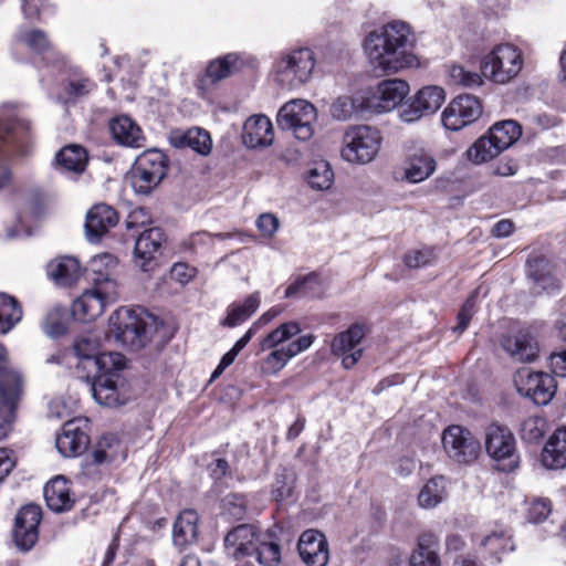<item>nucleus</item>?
<instances>
[{
    "instance_id": "obj_38",
    "label": "nucleus",
    "mask_w": 566,
    "mask_h": 566,
    "mask_svg": "<svg viewBox=\"0 0 566 566\" xmlns=\"http://www.w3.org/2000/svg\"><path fill=\"white\" fill-rule=\"evenodd\" d=\"M171 143L175 147H188L200 155H208L212 148L209 133L199 127H192L186 132H175L171 135Z\"/></svg>"
},
{
    "instance_id": "obj_30",
    "label": "nucleus",
    "mask_w": 566,
    "mask_h": 566,
    "mask_svg": "<svg viewBox=\"0 0 566 566\" xmlns=\"http://www.w3.org/2000/svg\"><path fill=\"white\" fill-rule=\"evenodd\" d=\"M367 93L342 95L333 101L329 107L331 116L340 122L358 117L364 112H370Z\"/></svg>"
},
{
    "instance_id": "obj_4",
    "label": "nucleus",
    "mask_w": 566,
    "mask_h": 566,
    "mask_svg": "<svg viewBox=\"0 0 566 566\" xmlns=\"http://www.w3.org/2000/svg\"><path fill=\"white\" fill-rule=\"evenodd\" d=\"M168 159L158 149H148L140 154L129 172L126 181L138 195H149L167 175Z\"/></svg>"
},
{
    "instance_id": "obj_54",
    "label": "nucleus",
    "mask_w": 566,
    "mask_h": 566,
    "mask_svg": "<svg viewBox=\"0 0 566 566\" xmlns=\"http://www.w3.org/2000/svg\"><path fill=\"white\" fill-rule=\"evenodd\" d=\"M253 556L265 566H274L280 562L281 549L274 542L259 541Z\"/></svg>"
},
{
    "instance_id": "obj_44",
    "label": "nucleus",
    "mask_w": 566,
    "mask_h": 566,
    "mask_svg": "<svg viewBox=\"0 0 566 566\" xmlns=\"http://www.w3.org/2000/svg\"><path fill=\"white\" fill-rule=\"evenodd\" d=\"M502 150L493 142L492 137L488 133L480 137L468 150L467 157L473 164H482L499 156Z\"/></svg>"
},
{
    "instance_id": "obj_59",
    "label": "nucleus",
    "mask_w": 566,
    "mask_h": 566,
    "mask_svg": "<svg viewBox=\"0 0 566 566\" xmlns=\"http://www.w3.org/2000/svg\"><path fill=\"white\" fill-rule=\"evenodd\" d=\"M475 312V293H473L462 305L458 314V325L454 331L462 333L467 329L470 319Z\"/></svg>"
},
{
    "instance_id": "obj_12",
    "label": "nucleus",
    "mask_w": 566,
    "mask_h": 566,
    "mask_svg": "<svg viewBox=\"0 0 566 566\" xmlns=\"http://www.w3.org/2000/svg\"><path fill=\"white\" fill-rule=\"evenodd\" d=\"M514 385L521 396L530 398L538 406L547 405L556 390L555 379L543 371H533L523 367L514 375Z\"/></svg>"
},
{
    "instance_id": "obj_56",
    "label": "nucleus",
    "mask_w": 566,
    "mask_h": 566,
    "mask_svg": "<svg viewBox=\"0 0 566 566\" xmlns=\"http://www.w3.org/2000/svg\"><path fill=\"white\" fill-rule=\"evenodd\" d=\"M552 511V503L548 499L535 500L528 511V518L533 523H541L547 518Z\"/></svg>"
},
{
    "instance_id": "obj_24",
    "label": "nucleus",
    "mask_w": 566,
    "mask_h": 566,
    "mask_svg": "<svg viewBox=\"0 0 566 566\" xmlns=\"http://www.w3.org/2000/svg\"><path fill=\"white\" fill-rule=\"evenodd\" d=\"M297 549L306 566H326L329 560L328 542L316 530H306L301 534Z\"/></svg>"
},
{
    "instance_id": "obj_35",
    "label": "nucleus",
    "mask_w": 566,
    "mask_h": 566,
    "mask_svg": "<svg viewBox=\"0 0 566 566\" xmlns=\"http://www.w3.org/2000/svg\"><path fill=\"white\" fill-rule=\"evenodd\" d=\"M438 549L439 539L434 534L420 535L417 547L410 556V566H441Z\"/></svg>"
},
{
    "instance_id": "obj_63",
    "label": "nucleus",
    "mask_w": 566,
    "mask_h": 566,
    "mask_svg": "<svg viewBox=\"0 0 566 566\" xmlns=\"http://www.w3.org/2000/svg\"><path fill=\"white\" fill-rule=\"evenodd\" d=\"M513 230L514 223L509 219H502L493 226L491 232L495 238H506L512 234Z\"/></svg>"
},
{
    "instance_id": "obj_1",
    "label": "nucleus",
    "mask_w": 566,
    "mask_h": 566,
    "mask_svg": "<svg viewBox=\"0 0 566 566\" xmlns=\"http://www.w3.org/2000/svg\"><path fill=\"white\" fill-rule=\"evenodd\" d=\"M416 38L405 22L394 21L367 34L363 48L375 72L395 74L419 64L413 46Z\"/></svg>"
},
{
    "instance_id": "obj_26",
    "label": "nucleus",
    "mask_w": 566,
    "mask_h": 566,
    "mask_svg": "<svg viewBox=\"0 0 566 566\" xmlns=\"http://www.w3.org/2000/svg\"><path fill=\"white\" fill-rule=\"evenodd\" d=\"M259 541L252 525L241 524L227 534L224 545L228 554L239 559L244 556H253Z\"/></svg>"
},
{
    "instance_id": "obj_55",
    "label": "nucleus",
    "mask_w": 566,
    "mask_h": 566,
    "mask_svg": "<svg viewBox=\"0 0 566 566\" xmlns=\"http://www.w3.org/2000/svg\"><path fill=\"white\" fill-rule=\"evenodd\" d=\"M492 554H500L513 549L510 535L504 531L493 532L486 535L482 543Z\"/></svg>"
},
{
    "instance_id": "obj_20",
    "label": "nucleus",
    "mask_w": 566,
    "mask_h": 566,
    "mask_svg": "<svg viewBox=\"0 0 566 566\" xmlns=\"http://www.w3.org/2000/svg\"><path fill=\"white\" fill-rule=\"evenodd\" d=\"M403 163V178L411 184H418L428 179L437 168L433 155L416 143H411L406 147Z\"/></svg>"
},
{
    "instance_id": "obj_58",
    "label": "nucleus",
    "mask_w": 566,
    "mask_h": 566,
    "mask_svg": "<svg viewBox=\"0 0 566 566\" xmlns=\"http://www.w3.org/2000/svg\"><path fill=\"white\" fill-rule=\"evenodd\" d=\"M95 84L88 78H76L69 82L66 92L70 98H80L92 92Z\"/></svg>"
},
{
    "instance_id": "obj_61",
    "label": "nucleus",
    "mask_w": 566,
    "mask_h": 566,
    "mask_svg": "<svg viewBox=\"0 0 566 566\" xmlns=\"http://www.w3.org/2000/svg\"><path fill=\"white\" fill-rule=\"evenodd\" d=\"M224 505L229 514L235 518H242L247 510L244 497L241 495L228 496Z\"/></svg>"
},
{
    "instance_id": "obj_62",
    "label": "nucleus",
    "mask_w": 566,
    "mask_h": 566,
    "mask_svg": "<svg viewBox=\"0 0 566 566\" xmlns=\"http://www.w3.org/2000/svg\"><path fill=\"white\" fill-rule=\"evenodd\" d=\"M553 371L558 377H566V350L551 356Z\"/></svg>"
},
{
    "instance_id": "obj_48",
    "label": "nucleus",
    "mask_w": 566,
    "mask_h": 566,
    "mask_svg": "<svg viewBox=\"0 0 566 566\" xmlns=\"http://www.w3.org/2000/svg\"><path fill=\"white\" fill-rule=\"evenodd\" d=\"M119 448L120 443L115 434L104 436L92 453L93 462L95 464H103L117 460Z\"/></svg>"
},
{
    "instance_id": "obj_28",
    "label": "nucleus",
    "mask_w": 566,
    "mask_h": 566,
    "mask_svg": "<svg viewBox=\"0 0 566 566\" xmlns=\"http://www.w3.org/2000/svg\"><path fill=\"white\" fill-rule=\"evenodd\" d=\"M88 443V436L80 428L77 421L71 420L64 423L55 446L63 457L71 458L82 454Z\"/></svg>"
},
{
    "instance_id": "obj_7",
    "label": "nucleus",
    "mask_w": 566,
    "mask_h": 566,
    "mask_svg": "<svg viewBox=\"0 0 566 566\" xmlns=\"http://www.w3.org/2000/svg\"><path fill=\"white\" fill-rule=\"evenodd\" d=\"M522 52L512 44H500L481 61V73L488 80L506 84L518 75L523 66Z\"/></svg>"
},
{
    "instance_id": "obj_31",
    "label": "nucleus",
    "mask_w": 566,
    "mask_h": 566,
    "mask_svg": "<svg viewBox=\"0 0 566 566\" xmlns=\"http://www.w3.org/2000/svg\"><path fill=\"white\" fill-rule=\"evenodd\" d=\"M109 130L114 140L126 147L144 146L145 137L140 127L128 116L122 115L109 122Z\"/></svg>"
},
{
    "instance_id": "obj_10",
    "label": "nucleus",
    "mask_w": 566,
    "mask_h": 566,
    "mask_svg": "<svg viewBox=\"0 0 566 566\" xmlns=\"http://www.w3.org/2000/svg\"><path fill=\"white\" fill-rule=\"evenodd\" d=\"M316 108L305 99H293L285 103L276 116L277 126L291 130L300 140H308L314 134Z\"/></svg>"
},
{
    "instance_id": "obj_3",
    "label": "nucleus",
    "mask_w": 566,
    "mask_h": 566,
    "mask_svg": "<svg viewBox=\"0 0 566 566\" xmlns=\"http://www.w3.org/2000/svg\"><path fill=\"white\" fill-rule=\"evenodd\" d=\"M109 329L123 347L139 350L151 339L153 318L143 310L120 307L111 315Z\"/></svg>"
},
{
    "instance_id": "obj_8",
    "label": "nucleus",
    "mask_w": 566,
    "mask_h": 566,
    "mask_svg": "<svg viewBox=\"0 0 566 566\" xmlns=\"http://www.w3.org/2000/svg\"><path fill=\"white\" fill-rule=\"evenodd\" d=\"M380 132L371 126L349 127L343 137L342 157L353 164H368L377 156L381 145Z\"/></svg>"
},
{
    "instance_id": "obj_52",
    "label": "nucleus",
    "mask_w": 566,
    "mask_h": 566,
    "mask_svg": "<svg viewBox=\"0 0 566 566\" xmlns=\"http://www.w3.org/2000/svg\"><path fill=\"white\" fill-rule=\"evenodd\" d=\"M449 80L453 85H460L463 87H478L482 85V76L475 72L465 70L461 65H452L449 69Z\"/></svg>"
},
{
    "instance_id": "obj_14",
    "label": "nucleus",
    "mask_w": 566,
    "mask_h": 566,
    "mask_svg": "<svg viewBox=\"0 0 566 566\" xmlns=\"http://www.w3.org/2000/svg\"><path fill=\"white\" fill-rule=\"evenodd\" d=\"M441 441L448 457L458 463H471L481 452L479 440L461 426L453 424L444 429Z\"/></svg>"
},
{
    "instance_id": "obj_64",
    "label": "nucleus",
    "mask_w": 566,
    "mask_h": 566,
    "mask_svg": "<svg viewBox=\"0 0 566 566\" xmlns=\"http://www.w3.org/2000/svg\"><path fill=\"white\" fill-rule=\"evenodd\" d=\"M15 462L6 449H0V482L10 473L14 468Z\"/></svg>"
},
{
    "instance_id": "obj_27",
    "label": "nucleus",
    "mask_w": 566,
    "mask_h": 566,
    "mask_svg": "<svg viewBox=\"0 0 566 566\" xmlns=\"http://www.w3.org/2000/svg\"><path fill=\"white\" fill-rule=\"evenodd\" d=\"M117 222V212L111 206L95 205L86 213L85 230L88 240L98 241Z\"/></svg>"
},
{
    "instance_id": "obj_34",
    "label": "nucleus",
    "mask_w": 566,
    "mask_h": 566,
    "mask_svg": "<svg viewBox=\"0 0 566 566\" xmlns=\"http://www.w3.org/2000/svg\"><path fill=\"white\" fill-rule=\"evenodd\" d=\"M261 294L254 292L243 302H234L227 308L226 316L220 321L223 327L233 328L249 319L260 307Z\"/></svg>"
},
{
    "instance_id": "obj_57",
    "label": "nucleus",
    "mask_w": 566,
    "mask_h": 566,
    "mask_svg": "<svg viewBox=\"0 0 566 566\" xmlns=\"http://www.w3.org/2000/svg\"><path fill=\"white\" fill-rule=\"evenodd\" d=\"M256 228L265 238H272L279 229L280 222L273 213H262L256 219Z\"/></svg>"
},
{
    "instance_id": "obj_21",
    "label": "nucleus",
    "mask_w": 566,
    "mask_h": 566,
    "mask_svg": "<svg viewBox=\"0 0 566 566\" xmlns=\"http://www.w3.org/2000/svg\"><path fill=\"white\" fill-rule=\"evenodd\" d=\"M365 336V328L360 324H353L348 329L334 336L331 352L335 356H342V364L346 369L354 367L363 356L359 347Z\"/></svg>"
},
{
    "instance_id": "obj_51",
    "label": "nucleus",
    "mask_w": 566,
    "mask_h": 566,
    "mask_svg": "<svg viewBox=\"0 0 566 566\" xmlns=\"http://www.w3.org/2000/svg\"><path fill=\"white\" fill-rule=\"evenodd\" d=\"M19 41L39 54L50 51L51 49L46 34L38 29L21 31L19 34Z\"/></svg>"
},
{
    "instance_id": "obj_41",
    "label": "nucleus",
    "mask_w": 566,
    "mask_h": 566,
    "mask_svg": "<svg viewBox=\"0 0 566 566\" xmlns=\"http://www.w3.org/2000/svg\"><path fill=\"white\" fill-rule=\"evenodd\" d=\"M117 264L116 259L108 253L98 254L92 258L86 274L94 285H102L106 281H114L111 277V270Z\"/></svg>"
},
{
    "instance_id": "obj_6",
    "label": "nucleus",
    "mask_w": 566,
    "mask_h": 566,
    "mask_svg": "<svg viewBox=\"0 0 566 566\" xmlns=\"http://www.w3.org/2000/svg\"><path fill=\"white\" fill-rule=\"evenodd\" d=\"M125 366L126 364L91 374V391L97 403L106 407H119L130 399L129 385L122 375Z\"/></svg>"
},
{
    "instance_id": "obj_53",
    "label": "nucleus",
    "mask_w": 566,
    "mask_h": 566,
    "mask_svg": "<svg viewBox=\"0 0 566 566\" xmlns=\"http://www.w3.org/2000/svg\"><path fill=\"white\" fill-rule=\"evenodd\" d=\"M235 61L237 57L234 55L228 54L222 59L210 62L206 71V78L210 80L211 83H214L228 77Z\"/></svg>"
},
{
    "instance_id": "obj_49",
    "label": "nucleus",
    "mask_w": 566,
    "mask_h": 566,
    "mask_svg": "<svg viewBox=\"0 0 566 566\" xmlns=\"http://www.w3.org/2000/svg\"><path fill=\"white\" fill-rule=\"evenodd\" d=\"M319 276L315 273L297 277L284 292L285 297L315 295L319 287Z\"/></svg>"
},
{
    "instance_id": "obj_33",
    "label": "nucleus",
    "mask_w": 566,
    "mask_h": 566,
    "mask_svg": "<svg viewBox=\"0 0 566 566\" xmlns=\"http://www.w3.org/2000/svg\"><path fill=\"white\" fill-rule=\"evenodd\" d=\"M542 463L553 470L566 468V427L558 428L546 442Z\"/></svg>"
},
{
    "instance_id": "obj_47",
    "label": "nucleus",
    "mask_w": 566,
    "mask_h": 566,
    "mask_svg": "<svg viewBox=\"0 0 566 566\" xmlns=\"http://www.w3.org/2000/svg\"><path fill=\"white\" fill-rule=\"evenodd\" d=\"M308 185L316 190L329 189L334 181V172L325 160L315 161L307 170Z\"/></svg>"
},
{
    "instance_id": "obj_50",
    "label": "nucleus",
    "mask_w": 566,
    "mask_h": 566,
    "mask_svg": "<svg viewBox=\"0 0 566 566\" xmlns=\"http://www.w3.org/2000/svg\"><path fill=\"white\" fill-rule=\"evenodd\" d=\"M546 429L547 422L544 418L532 416L522 422L521 437L526 442H536L544 437Z\"/></svg>"
},
{
    "instance_id": "obj_43",
    "label": "nucleus",
    "mask_w": 566,
    "mask_h": 566,
    "mask_svg": "<svg viewBox=\"0 0 566 566\" xmlns=\"http://www.w3.org/2000/svg\"><path fill=\"white\" fill-rule=\"evenodd\" d=\"M489 134L503 151L513 145L521 136V127L515 120H503L494 124Z\"/></svg>"
},
{
    "instance_id": "obj_17",
    "label": "nucleus",
    "mask_w": 566,
    "mask_h": 566,
    "mask_svg": "<svg viewBox=\"0 0 566 566\" xmlns=\"http://www.w3.org/2000/svg\"><path fill=\"white\" fill-rule=\"evenodd\" d=\"M444 102V91L439 86H426L417 92L410 102L405 103L399 116L405 123H413L436 113Z\"/></svg>"
},
{
    "instance_id": "obj_29",
    "label": "nucleus",
    "mask_w": 566,
    "mask_h": 566,
    "mask_svg": "<svg viewBox=\"0 0 566 566\" xmlns=\"http://www.w3.org/2000/svg\"><path fill=\"white\" fill-rule=\"evenodd\" d=\"M273 126L265 115H254L245 120L242 140L249 148L270 146L273 143Z\"/></svg>"
},
{
    "instance_id": "obj_16",
    "label": "nucleus",
    "mask_w": 566,
    "mask_h": 566,
    "mask_svg": "<svg viewBox=\"0 0 566 566\" xmlns=\"http://www.w3.org/2000/svg\"><path fill=\"white\" fill-rule=\"evenodd\" d=\"M366 93L370 112L386 113L400 105L409 93V85L399 78L385 80Z\"/></svg>"
},
{
    "instance_id": "obj_32",
    "label": "nucleus",
    "mask_w": 566,
    "mask_h": 566,
    "mask_svg": "<svg viewBox=\"0 0 566 566\" xmlns=\"http://www.w3.org/2000/svg\"><path fill=\"white\" fill-rule=\"evenodd\" d=\"M43 493L49 509L56 513L69 511L74 505L70 485L63 476H56L48 482Z\"/></svg>"
},
{
    "instance_id": "obj_11",
    "label": "nucleus",
    "mask_w": 566,
    "mask_h": 566,
    "mask_svg": "<svg viewBox=\"0 0 566 566\" xmlns=\"http://www.w3.org/2000/svg\"><path fill=\"white\" fill-rule=\"evenodd\" d=\"M118 298L117 283L106 281L102 285H94L76 298L72 306V314L81 321H93L101 316L106 306Z\"/></svg>"
},
{
    "instance_id": "obj_19",
    "label": "nucleus",
    "mask_w": 566,
    "mask_h": 566,
    "mask_svg": "<svg viewBox=\"0 0 566 566\" xmlns=\"http://www.w3.org/2000/svg\"><path fill=\"white\" fill-rule=\"evenodd\" d=\"M31 129L29 120L12 106L0 107V145L4 142L22 139ZM10 172L0 161V189L9 185Z\"/></svg>"
},
{
    "instance_id": "obj_18",
    "label": "nucleus",
    "mask_w": 566,
    "mask_h": 566,
    "mask_svg": "<svg viewBox=\"0 0 566 566\" xmlns=\"http://www.w3.org/2000/svg\"><path fill=\"white\" fill-rule=\"evenodd\" d=\"M22 392V379L19 373H9L0 380V440L12 429L15 408Z\"/></svg>"
},
{
    "instance_id": "obj_60",
    "label": "nucleus",
    "mask_w": 566,
    "mask_h": 566,
    "mask_svg": "<svg viewBox=\"0 0 566 566\" xmlns=\"http://www.w3.org/2000/svg\"><path fill=\"white\" fill-rule=\"evenodd\" d=\"M432 251L429 249L416 250L405 255V264L411 269L424 266L431 262Z\"/></svg>"
},
{
    "instance_id": "obj_37",
    "label": "nucleus",
    "mask_w": 566,
    "mask_h": 566,
    "mask_svg": "<svg viewBox=\"0 0 566 566\" xmlns=\"http://www.w3.org/2000/svg\"><path fill=\"white\" fill-rule=\"evenodd\" d=\"M199 516L193 510H184L174 523L172 542L178 547L193 543L198 536Z\"/></svg>"
},
{
    "instance_id": "obj_46",
    "label": "nucleus",
    "mask_w": 566,
    "mask_h": 566,
    "mask_svg": "<svg viewBox=\"0 0 566 566\" xmlns=\"http://www.w3.org/2000/svg\"><path fill=\"white\" fill-rule=\"evenodd\" d=\"M70 313L65 307L53 306L45 315L43 331L50 337H59L66 333Z\"/></svg>"
},
{
    "instance_id": "obj_25",
    "label": "nucleus",
    "mask_w": 566,
    "mask_h": 566,
    "mask_svg": "<svg viewBox=\"0 0 566 566\" xmlns=\"http://www.w3.org/2000/svg\"><path fill=\"white\" fill-rule=\"evenodd\" d=\"M164 233L159 228L145 230L136 240L135 258L138 266L144 271H151L155 261L160 254Z\"/></svg>"
},
{
    "instance_id": "obj_40",
    "label": "nucleus",
    "mask_w": 566,
    "mask_h": 566,
    "mask_svg": "<svg viewBox=\"0 0 566 566\" xmlns=\"http://www.w3.org/2000/svg\"><path fill=\"white\" fill-rule=\"evenodd\" d=\"M447 480L439 475L431 478L420 490L419 505L423 509H433L447 497Z\"/></svg>"
},
{
    "instance_id": "obj_36",
    "label": "nucleus",
    "mask_w": 566,
    "mask_h": 566,
    "mask_svg": "<svg viewBox=\"0 0 566 566\" xmlns=\"http://www.w3.org/2000/svg\"><path fill=\"white\" fill-rule=\"evenodd\" d=\"M48 275L57 285L70 286L77 281L81 274L78 261L72 256H62L52 260L46 266Z\"/></svg>"
},
{
    "instance_id": "obj_45",
    "label": "nucleus",
    "mask_w": 566,
    "mask_h": 566,
    "mask_svg": "<svg viewBox=\"0 0 566 566\" xmlns=\"http://www.w3.org/2000/svg\"><path fill=\"white\" fill-rule=\"evenodd\" d=\"M294 486V472L287 468H281L275 472L274 481L271 485V496L276 502H283L292 496Z\"/></svg>"
},
{
    "instance_id": "obj_42",
    "label": "nucleus",
    "mask_w": 566,
    "mask_h": 566,
    "mask_svg": "<svg viewBox=\"0 0 566 566\" xmlns=\"http://www.w3.org/2000/svg\"><path fill=\"white\" fill-rule=\"evenodd\" d=\"M23 316L20 303L11 295L0 293V331L10 332Z\"/></svg>"
},
{
    "instance_id": "obj_15",
    "label": "nucleus",
    "mask_w": 566,
    "mask_h": 566,
    "mask_svg": "<svg viewBox=\"0 0 566 566\" xmlns=\"http://www.w3.org/2000/svg\"><path fill=\"white\" fill-rule=\"evenodd\" d=\"M482 113V105L473 95H459L442 112L441 122L449 130H459L475 122Z\"/></svg>"
},
{
    "instance_id": "obj_22",
    "label": "nucleus",
    "mask_w": 566,
    "mask_h": 566,
    "mask_svg": "<svg viewBox=\"0 0 566 566\" xmlns=\"http://www.w3.org/2000/svg\"><path fill=\"white\" fill-rule=\"evenodd\" d=\"M41 518V507L34 504L25 505L17 513L13 537L17 546L22 551L31 549L36 543Z\"/></svg>"
},
{
    "instance_id": "obj_5",
    "label": "nucleus",
    "mask_w": 566,
    "mask_h": 566,
    "mask_svg": "<svg viewBox=\"0 0 566 566\" xmlns=\"http://www.w3.org/2000/svg\"><path fill=\"white\" fill-rule=\"evenodd\" d=\"M315 57L307 48L282 54L274 65L275 81L285 90L304 85L312 76Z\"/></svg>"
},
{
    "instance_id": "obj_9",
    "label": "nucleus",
    "mask_w": 566,
    "mask_h": 566,
    "mask_svg": "<svg viewBox=\"0 0 566 566\" xmlns=\"http://www.w3.org/2000/svg\"><path fill=\"white\" fill-rule=\"evenodd\" d=\"M72 353L77 360L76 369L82 370L87 380L93 371L125 365V357L119 353H99L98 342L91 335L78 337L73 344Z\"/></svg>"
},
{
    "instance_id": "obj_13",
    "label": "nucleus",
    "mask_w": 566,
    "mask_h": 566,
    "mask_svg": "<svg viewBox=\"0 0 566 566\" xmlns=\"http://www.w3.org/2000/svg\"><path fill=\"white\" fill-rule=\"evenodd\" d=\"M484 449L494 461H507L504 470H512L517 464L516 441L512 431L503 424L492 422L484 429Z\"/></svg>"
},
{
    "instance_id": "obj_2",
    "label": "nucleus",
    "mask_w": 566,
    "mask_h": 566,
    "mask_svg": "<svg viewBox=\"0 0 566 566\" xmlns=\"http://www.w3.org/2000/svg\"><path fill=\"white\" fill-rule=\"evenodd\" d=\"M301 333V326L297 322L291 321L281 324L271 333H269L261 340V350H270L260 365L261 371L264 375L273 376L281 371L287 363L298 354L308 349L313 342L314 336L303 335L297 339L284 345L292 337Z\"/></svg>"
},
{
    "instance_id": "obj_39",
    "label": "nucleus",
    "mask_w": 566,
    "mask_h": 566,
    "mask_svg": "<svg viewBox=\"0 0 566 566\" xmlns=\"http://www.w3.org/2000/svg\"><path fill=\"white\" fill-rule=\"evenodd\" d=\"M55 164L63 170L81 174L87 164V153L80 145H69L55 156Z\"/></svg>"
},
{
    "instance_id": "obj_23",
    "label": "nucleus",
    "mask_w": 566,
    "mask_h": 566,
    "mask_svg": "<svg viewBox=\"0 0 566 566\" xmlns=\"http://www.w3.org/2000/svg\"><path fill=\"white\" fill-rule=\"evenodd\" d=\"M501 345L504 352L517 363H532L538 357V343L527 328L503 336Z\"/></svg>"
}]
</instances>
